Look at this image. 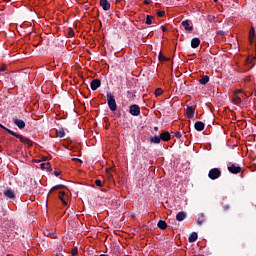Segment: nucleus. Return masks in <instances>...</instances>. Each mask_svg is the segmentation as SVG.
<instances>
[{
	"label": "nucleus",
	"mask_w": 256,
	"mask_h": 256,
	"mask_svg": "<svg viewBox=\"0 0 256 256\" xmlns=\"http://www.w3.org/2000/svg\"><path fill=\"white\" fill-rule=\"evenodd\" d=\"M0 127H1V129H4L5 131H7V133H9L10 135H13L17 139H19L21 141V143H25L26 145H31V140L29 138H27L21 134H17L16 132H13V130L6 128L2 124H0Z\"/></svg>",
	"instance_id": "1"
},
{
	"label": "nucleus",
	"mask_w": 256,
	"mask_h": 256,
	"mask_svg": "<svg viewBox=\"0 0 256 256\" xmlns=\"http://www.w3.org/2000/svg\"><path fill=\"white\" fill-rule=\"evenodd\" d=\"M107 103L110 111H117V102L115 101V96L111 92L107 93Z\"/></svg>",
	"instance_id": "2"
},
{
	"label": "nucleus",
	"mask_w": 256,
	"mask_h": 256,
	"mask_svg": "<svg viewBox=\"0 0 256 256\" xmlns=\"http://www.w3.org/2000/svg\"><path fill=\"white\" fill-rule=\"evenodd\" d=\"M208 177L212 180L219 179L221 177V170L219 168H213L209 171Z\"/></svg>",
	"instance_id": "3"
},
{
	"label": "nucleus",
	"mask_w": 256,
	"mask_h": 256,
	"mask_svg": "<svg viewBox=\"0 0 256 256\" xmlns=\"http://www.w3.org/2000/svg\"><path fill=\"white\" fill-rule=\"evenodd\" d=\"M240 93H243V90L241 89H238L234 92V95H233V103L235 105H240L241 101H242V98L241 96L239 95Z\"/></svg>",
	"instance_id": "4"
},
{
	"label": "nucleus",
	"mask_w": 256,
	"mask_h": 256,
	"mask_svg": "<svg viewBox=\"0 0 256 256\" xmlns=\"http://www.w3.org/2000/svg\"><path fill=\"white\" fill-rule=\"evenodd\" d=\"M129 112L134 116V117H138V115H141V108L137 105H131L130 106V110Z\"/></svg>",
	"instance_id": "5"
},
{
	"label": "nucleus",
	"mask_w": 256,
	"mask_h": 256,
	"mask_svg": "<svg viewBox=\"0 0 256 256\" xmlns=\"http://www.w3.org/2000/svg\"><path fill=\"white\" fill-rule=\"evenodd\" d=\"M12 121L16 125V127H18L19 129H25V121H23L17 117H14L12 119Z\"/></svg>",
	"instance_id": "6"
},
{
	"label": "nucleus",
	"mask_w": 256,
	"mask_h": 256,
	"mask_svg": "<svg viewBox=\"0 0 256 256\" xmlns=\"http://www.w3.org/2000/svg\"><path fill=\"white\" fill-rule=\"evenodd\" d=\"M90 87H91L92 91H97V89H99V87H101V81L99 79H94L90 83Z\"/></svg>",
	"instance_id": "7"
},
{
	"label": "nucleus",
	"mask_w": 256,
	"mask_h": 256,
	"mask_svg": "<svg viewBox=\"0 0 256 256\" xmlns=\"http://www.w3.org/2000/svg\"><path fill=\"white\" fill-rule=\"evenodd\" d=\"M100 7H102L104 11H109V9H111V3H109V0H100Z\"/></svg>",
	"instance_id": "8"
},
{
	"label": "nucleus",
	"mask_w": 256,
	"mask_h": 256,
	"mask_svg": "<svg viewBox=\"0 0 256 256\" xmlns=\"http://www.w3.org/2000/svg\"><path fill=\"white\" fill-rule=\"evenodd\" d=\"M182 27H184L185 31H193V25L189 20L182 21Z\"/></svg>",
	"instance_id": "9"
},
{
	"label": "nucleus",
	"mask_w": 256,
	"mask_h": 256,
	"mask_svg": "<svg viewBox=\"0 0 256 256\" xmlns=\"http://www.w3.org/2000/svg\"><path fill=\"white\" fill-rule=\"evenodd\" d=\"M4 197H7V199H15V191L12 189H6L4 191Z\"/></svg>",
	"instance_id": "10"
},
{
	"label": "nucleus",
	"mask_w": 256,
	"mask_h": 256,
	"mask_svg": "<svg viewBox=\"0 0 256 256\" xmlns=\"http://www.w3.org/2000/svg\"><path fill=\"white\" fill-rule=\"evenodd\" d=\"M228 171L234 174L241 173V167L235 166V164H232L231 166H228Z\"/></svg>",
	"instance_id": "11"
},
{
	"label": "nucleus",
	"mask_w": 256,
	"mask_h": 256,
	"mask_svg": "<svg viewBox=\"0 0 256 256\" xmlns=\"http://www.w3.org/2000/svg\"><path fill=\"white\" fill-rule=\"evenodd\" d=\"M186 115L189 119H193V117H195V110L193 109V107H187Z\"/></svg>",
	"instance_id": "12"
},
{
	"label": "nucleus",
	"mask_w": 256,
	"mask_h": 256,
	"mask_svg": "<svg viewBox=\"0 0 256 256\" xmlns=\"http://www.w3.org/2000/svg\"><path fill=\"white\" fill-rule=\"evenodd\" d=\"M199 45H201V40H199V38H193L191 40L192 49H197V47H199Z\"/></svg>",
	"instance_id": "13"
},
{
	"label": "nucleus",
	"mask_w": 256,
	"mask_h": 256,
	"mask_svg": "<svg viewBox=\"0 0 256 256\" xmlns=\"http://www.w3.org/2000/svg\"><path fill=\"white\" fill-rule=\"evenodd\" d=\"M160 139H162V141H170L171 140V133L169 132H163L160 134Z\"/></svg>",
	"instance_id": "14"
},
{
	"label": "nucleus",
	"mask_w": 256,
	"mask_h": 256,
	"mask_svg": "<svg viewBox=\"0 0 256 256\" xmlns=\"http://www.w3.org/2000/svg\"><path fill=\"white\" fill-rule=\"evenodd\" d=\"M194 127L196 131H203V129H205V124L201 121H198L194 124Z\"/></svg>",
	"instance_id": "15"
},
{
	"label": "nucleus",
	"mask_w": 256,
	"mask_h": 256,
	"mask_svg": "<svg viewBox=\"0 0 256 256\" xmlns=\"http://www.w3.org/2000/svg\"><path fill=\"white\" fill-rule=\"evenodd\" d=\"M187 217V214L185 212H179L176 215V220L178 221H184V219Z\"/></svg>",
	"instance_id": "16"
},
{
	"label": "nucleus",
	"mask_w": 256,
	"mask_h": 256,
	"mask_svg": "<svg viewBox=\"0 0 256 256\" xmlns=\"http://www.w3.org/2000/svg\"><path fill=\"white\" fill-rule=\"evenodd\" d=\"M197 237V232H193L188 238L189 243H195V241H197Z\"/></svg>",
	"instance_id": "17"
},
{
	"label": "nucleus",
	"mask_w": 256,
	"mask_h": 256,
	"mask_svg": "<svg viewBox=\"0 0 256 256\" xmlns=\"http://www.w3.org/2000/svg\"><path fill=\"white\" fill-rule=\"evenodd\" d=\"M253 39H255V28L251 27L249 32V41L253 43Z\"/></svg>",
	"instance_id": "18"
},
{
	"label": "nucleus",
	"mask_w": 256,
	"mask_h": 256,
	"mask_svg": "<svg viewBox=\"0 0 256 256\" xmlns=\"http://www.w3.org/2000/svg\"><path fill=\"white\" fill-rule=\"evenodd\" d=\"M59 199H61L63 205H67V195L65 192H60Z\"/></svg>",
	"instance_id": "19"
},
{
	"label": "nucleus",
	"mask_w": 256,
	"mask_h": 256,
	"mask_svg": "<svg viewBox=\"0 0 256 256\" xmlns=\"http://www.w3.org/2000/svg\"><path fill=\"white\" fill-rule=\"evenodd\" d=\"M158 227H159V229H162V231H165V229H167V222L160 220L158 222Z\"/></svg>",
	"instance_id": "20"
},
{
	"label": "nucleus",
	"mask_w": 256,
	"mask_h": 256,
	"mask_svg": "<svg viewBox=\"0 0 256 256\" xmlns=\"http://www.w3.org/2000/svg\"><path fill=\"white\" fill-rule=\"evenodd\" d=\"M199 83L201 85H207V83H209V76H203L200 80Z\"/></svg>",
	"instance_id": "21"
},
{
	"label": "nucleus",
	"mask_w": 256,
	"mask_h": 256,
	"mask_svg": "<svg viewBox=\"0 0 256 256\" xmlns=\"http://www.w3.org/2000/svg\"><path fill=\"white\" fill-rule=\"evenodd\" d=\"M56 135L57 137H59L60 139H63V137H65V130L60 129L56 131Z\"/></svg>",
	"instance_id": "22"
},
{
	"label": "nucleus",
	"mask_w": 256,
	"mask_h": 256,
	"mask_svg": "<svg viewBox=\"0 0 256 256\" xmlns=\"http://www.w3.org/2000/svg\"><path fill=\"white\" fill-rule=\"evenodd\" d=\"M151 143H156V144H159L161 143V136H154L151 138Z\"/></svg>",
	"instance_id": "23"
},
{
	"label": "nucleus",
	"mask_w": 256,
	"mask_h": 256,
	"mask_svg": "<svg viewBox=\"0 0 256 256\" xmlns=\"http://www.w3.org/2000/svg\"><path fill=\"white\" fill-rule=\"evenodd\" d=\"M40 167H41V169L49 170V169H51V163H49V162L42 163V164H40Z\"/></svg>",
	"instance_id": "24"
},
{
	"label": "nucleus",
	"mask_w": 256,
	"mask_h": 256,
	"mask_svg": "<svg viewBox=\"0 0 256 256\" xmlns=\"http://www.w3.org/2000/svg\"><path fill=\"white\" fill-rule=\"evenodd\" d=\"M71 255H72V256H77V255H79V249H78L77 247H73V248L71 249Z\"/></svg>",
	"instance_id": "25"
},
{
	"label": "nucleus",
	"mask_w": 256,
	"mask_h": 256,
	"mask_svg": "<svg viewBox=\"0 0 256 256\" xmlns=\"http://www.w3.org/2000/svg\"><path fill=\"white\" fill-rule=\"evenodd\" d=\"M153 23V16L147 15L146 16V25H151Z\"/></svg>",
	"instance_id": "26"
},
{
	"label": "nucleus",
	"mask_w": 256,
	"mask_h": 256,
	"mask_svg": "<svg viewBox=\"0 0 256 256\" xmlns=\"http://www.w3.org/2000/svg\"><path fill=\"white\" fill-rule=\"evenodd\" d=\"M162 94H163V89L157 88V89L155 90V96H156V97H159V95H162Z\"/></svg>",
	"instance_id": "27"
},
{
	"label": "nucleus",
	"mask_w": 256,
	"mask_h": 256,
	"mask_svg": "<svg viewBox=\"0 0 256 256\" xmlns=\"http://www.w3.org/2000/svg\"><path fill=\"white\" fill-rule=\"evenodd\" d=\"M53 189H65V185H63V184L56 185V186H54V187L51 189V191H53Z\"/></svg>",
	"instance_id": "28"
},
{
	"label": "nucleus",
	"mask_w": 256,
	"mask_h": 256,
	"mask_svg": "<svg viewBox=\"0 0 256 256\" xmlns=\"http://www.w3.org/2000/svg\"><path fill=\"white\" fill-rule=\"evenodd\" d=\"M157 15H158V17H163V15H165V11H163V10H158V11H157Z\"/></svg>",
	"instance_id": "29"
},
{
	"label": "nucleus",
	"mask_w": 256,
	"mask_h": 256,
	"mask_svg": "<svg viewBox=\"0 0 256 256\" xmlns=\"http://www.w3.org/2000/svg\"><path fill=\"white\" fill-rule=\"evenodd\" d=\"M175 138L176 139H181V132H176L175 133Z\"/></svg>",
	"instance_id": "30"
},
{
	"label": "nucleus",
	"mask_w": 256,
	"mask_h": 256,
	"mask_svg": "<svg viewBox=\"0 0 256 256\" xmlns=\"http://www.w3.org/2000/svg\"><path fill=\"white\" fill-rule=\"evenodd\" d=\"M95 185H96L97 187H101V185H102L101 180H96V181H95Z\"/></svg>",
	"instance_id": "31"
},
{
	"label": "nucleus",
	"mask_w": 256,
	"mask_h": 256,
	"mask_svg": "<svg viewBox=\"0 0 256 256\" xmlns=\"http://www.w3.org/2000/svg\"><path fill=\"white\" fill-rule=\"evenodd\" d=\"M72 161H79L80 163H83L79 158H72Z\"/></svg>",
	"instance_id": "32"
},
{
	"label": "nucleus",
	"mask_w": 256,
	"mask_h": 256,
	"mask_svg": "<svg viewBox=\"0 0 256 256\" xmlns=\"http://www.w3.org/2000/svg\"><path fill=\"white\" fill-rule=\"evenodd\" d=\"M159 60H160V61H165V57L159 55Z\"/></svg>",
	"instance_id": "33"
},
{
	"label": "nucleus",
	"mask_w": 256,
	"mask_h": 256,
	"mask_svg": "<svg viewBox=\"0 0 256 256\" xmlns=\"http://www.w3.org/2000/svg\"><path fill=\"white\" fill-rule=\"evenodd\" d=\"M161 29H162L163 33H165V31H167V28H165V26H161Z\"/></svg>",
	"instance_id": "34"
},
{
	"label": "nucleus",
	"mask_w": 256,
	"mask_h": 256,
	"mask_svg": "<svg viewBox=\"0 0 256 256\" xmlns=\"http://www.w3.org/2000/svg\"><path fill=\"white\" fill-rule=\"evenodd\" d=\"M59 175H61V172H55L56 177H59Z\"/></svg>",
	"instance_id": "35"
},
{
	"label": "nucleus",
	"mask_w": 256,
	"mask_h": 256,
	"mask_svg": "<svg viewBox=\"0 0 256 256\" xmlns=\"http://www.w3.org/2000/svg\"><path fill=\"white\" fill-rule=\"evenodd\" d=\"M46 237H49V235H51V233H49V231L45 232Z\"/></svg>",
	"instance_id": "36"
},
{
	"label": "nucleus",
	"mask_w": 256,
	"mask_h": 256,
	"mask_svg": "<svg viewBox=\"0 0 256 256\" xmlns=\"http://www.w3.org/2000/svg\"><path fill=\"white\" fill-rule=\"evenodd\" d=\"M144 3H145L146 5H149V1H147V0H145Z\"/></svg>",
	"instance_id": "37"
},
{
	"label": "nucleus",
	"mask_w": 256,
	"mask_h": 256,
	"mask_svg": "<svg viewBox=\"0 0 256 256\" xmlns=\"http://www.w3.org/2000/svg\"><path fill=\"white\" fill-rule=\"evenodd\" d=\"M0 71H5V67H1V68H0Z\"/></svg>",
	"instance_id": "38"
},
{
	"label": "nucleus",
	"mask_w": 256,
	"mask_h": 256,
	"mask_svg": "<svg viewBox=\"0 0 256 256\" xmlns=\"http://www.w3.org/2000/svg\"><path fill=\"white\" fill-rule=\"evenodd\" d=\"M218 35H223V32L222 31L218 32Z\"/></svg>",
	"instance_id": "39"
},
{
	"label": "nucleus",
	"mask_w": 256,
	"mask_h": 256,
	"mask_svg": "<svg viewBox=\"0 0 256 256\" xmlns=\"http://www.w3.org/2000/svg\"><path fill=\"white\" fill-rule=\"evenodd\" d=\"M154 129H155L156 131H159V127H154Z\"/></svg>",
	"instance_id": "40"
},
{
	"label": "nucleus",
	"mask_w": 256,
	"mask_h": 256,
	"mask_svg": "<svg viewBox=\"0 0 256 256\" xmlns=\"http://www.w3.org/2000/svg\"><path fill=\"white\" fill-rule=\"evenodd\" d=\"M224 209H229V206H224Z\"/></svg>",
	"instance_id": "41"
},
{
	"label": "nucleus",
	"mask_w": 256,
	"mask_h": 256,
	"mask_svg": "<svg viewBox=\"0 0 256 256\" xmlns=\"http://www.w3.org/2000/svg\"><path fill=\"white\" fill-rule=\"evenodd\" d=\"M213 19V16H210L209 20L211 21Z\"/></svg>",
	"instance_id": "42"
},
{
	"label": "nucleus",
	"mask_w": 256,
	"mask_h": 256,
	"mask_svg": "<svg viewBox=\"0 0 256 256\" xmlns=\"http://www.w3.org/2000/svg\"><path fill=\"white\" fill-rule=\"evenodd\" d=\"M217 1H219V0H214V3H217Z\"/></svg>",
	"instance_id": "43"
},
{
	"label": "nucleus",
	"mask_w": 256,
	"mask_h": 256,
	"mask_svg": "<svg viewBox=\"0 0 256 256\" xmlns=\"http://www.w3.org/2000/svg\"><path fill=\"white\" fill-rule=\"evenodd\" d=\"M199 225H201V222H198Z\"/></svg>",
	"instance_id": "44"
}]
</instances>
